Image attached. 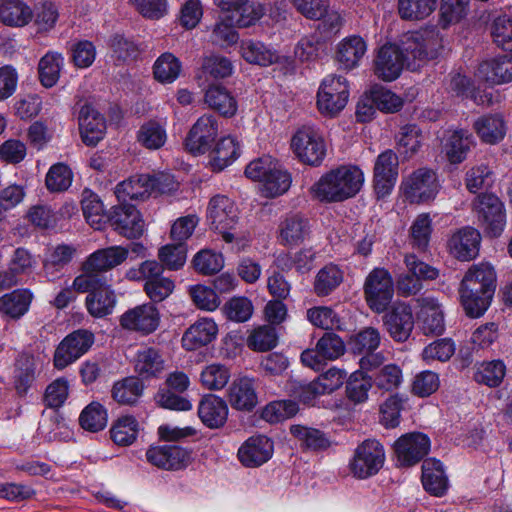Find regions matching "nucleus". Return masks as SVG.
<instances>
[{
    "label": "nucleus",
    "mask_w": 512,
    "mask_h": 512,
    "mask_svg": "<svg viewBox=\"0 0 512 512\" xmlns=\"http://www.w3.org/2000/svg\"><path fill=\"white\" fill-rule=\"evenodd\" d=\"M400 48L395 44L381 46L374 59V73L383 81L397 79L404 66L415 71L429 60L438 57L442 40L435 29L408 33Z\"/></svg>",
    "instance_id": "obj_1"
},
{
    "label": "nucleus",
    "mask_w": 512,
    "mask_h": 512,
    "mask_svg": "<svg viewBox=\"0 0 512 512\" xmlns=\"http://www.w3.org/2000/svg\"><path fill=\"white\" fill-rule=\"evenodd\" d=\"M496 289V273L488 263L473 265L461 282L462 305L470 317H479L487 310Z\"/></svg>",
    "instance_id": "obj_2"
},
{
    "label": "nucleus",
    "mask_w": 512,
    "mask_h": 512,
    "mask_svg": "<svg viewBox=\"0 0 512 512\" xmlns=\"http://www.w3.org/2000/svg\"><path fill=\"white\" fill-rule=\"evenodd\" d=\"M364 183L363 171L354 165H342L323 174L310 187L314 199L320 202H342L354 197Z\"/></svg>",
    "instance_id": "obj_3"
},
{
    "label": "nucleus",
    "mask_w": 512,
    "mask_h": 512,
    "mask_svg": "<svg viewBox=\"0 0 512 512\" xmlns=\"http://www.w3.org/2000/svg\"><path fill=\"white\" fill-rule=\"evenodd\" d=\"M163 266L155 260H146L137 268H130L126 278L132 281H145L144 291L154 305L167 299L175 289L171 278L163 276Z\"/></svg>",
    "instance_id": "obj_4"
},
{
    "label": "nucleus",
    "mask_w": 512,
    "mask_h": 512,
    "mask_svg": "<svg viewBox=\"0 0 512 512\" xmlns=\"http://www.w3.org/2000/svg\"><path fill=\"white\" fill-rule=\"evenodd\" d=\"M472 210L485 236H501L506 226V210L503 202L495 194H479L473 201Z\"/></svg>",
    "instance_id": "obj_5"
},
{
    "label": "nucleus",
    "mask_w": 512,
    "mask_h": 512,
    "mask_svg": "<svg viewBox=\"0 0 512 512\" xmlns=\"http://www.w3.org/2000/svg\"><path fill=\"white\" fill-rule=\"evenodd\" d=\"M394 281L384 267L373 268L365 277L363 295L367 306L375 313L386 312L394 297Z\"/></svg>",
    "instance_id": "obj_6"
},
{
    "label": "nucleus",
    "mask_w": 512,
    "mask_h": 512,
    "mask_svg": "<svg viewBox=\"0 0 512 512\" xmlns=\"http://www.w3.org/2000/svg\"><path fill=\"white\" fill-rule=\"evenodd\" d=\"M207 219L212 229L219 232L225 242L235 239L234 230L239 221V211L235 203L224 195H216L210 199L207 208Z\"/></svg>",
    "instance_id": "obj_7"
},
{
    "label": "nucleus",
    "mask_w": 512,
    "mask_h": 512,
    "mask_svg": "<svg viewBox=\"0 0 512 512\" xmlns=\"http://www.w3.org/2000/svg\"><path fill=\"white\" fill-rule=\"evenodd\" d=\"M405 264L407 271L396 280L398 294L402 297L416 295L423 288V280H435L439 276L438 269L418 260L413 254L405 256Z\"/></svg>",
    "instance_id": "obj_8"
},
{
    "label": "nucleus",
    "mask_w": 512,
    "mask_h": 512,
    "mask_svg": "<svg viewBox=\"0 0 512 512\" xmlns=\"http://www.w3.org/2000/svg\"><path fill=\"white\" fill-rule=\"evenodd\" d=\"M349 89L342 76L328 75L320 85L317 93L319 111L327 116L337 115L347 104Z\"/></svg>",
    "instance_id": "obj_9"
},
{
    "label": "nucleus",
    "mask_w": 512,
    "mask_h": 512,
    "mask_svg": "<svg viewBox=\"0 0 512 512\" xmlns=\"http://www.w3.org/2000/svg\"><path fill=\"white\" fill-rule=\"evenodd\" d=\"M385 462L383 445L374 439L363 441L355 449L350 470L359 479L371 477L379 472Z\"/></svg>",
    "instance_id": "obj_10"
},
{
    "label": "nucleus",
    "mask_w": 512,
    "mask_h": 512,
    "mask_svg": "<svg viewBox=\"0 0 512 512\" xmlns=\"http://www.w3.org/2000/svg\"><path fill=\"white\" fill-rule=\"evenodd\" d=\"M291 147L301 162L311 166H319L326 156L324 139L312 127L299 129L292 137Z\"/></svg>",
    "instance_id": "obj_11"
},
{
    "label": "nucleus",
    "mask_w": 512,
    "mask_h": 512,
    "mask_svg": "<svg viewBox=\"0 0 512 512\" xmlns=\"http://www.w3.org/2000/svg\"><path fill=\"white\" fill-rule=\"evenodd\" d=\"M94 343V334L86 329H78L67 335L54 353V366L64 369L83 356Z\"/></svg>",
    "instance_id": "obj_12"
},
{
    "label": "nucleus",
    "mask_w": 512,
    "mask_h": 512,
    "mask_svg": "<svg viewBox=\"0 0 512 512\" xmlns=\"http://www.w3.org/2000/svg\"><path fill=\"white\" fill-rule=\"evenodd\" d=\"M119 322L123 329L146 336L159 327L160 312L149 302L128 309L120 316Z\"/></svg>",
    "instance_id": "obj_13"
},
{
    "label": "nucleus",
    "mask_w": 512,
    "mask_h": 512,
    "mask_svg": "<svg viewBox=\"0 0 512 512\" xmlns=\"http://www.w3.org/2000/svg\"><path fill=\"white\" fill-rule=\"evenodd\" d=\"M398 165V156L391 149L377 156L373 169V183L379 198L387 196L394 188L398 178Z\"/></svg>",
    "instance_id": "obj_14"
},
{
    "label": "nucleus",
    "mask_w": 512,
    "mask_h": 512,
    "mask_svg": "<svg viewBox=\"0 0 512 512\" xmlns=\"http://www.w3.org/2000/svg\"><path fill=\"white\" fill-rule=\"evenodd\" d=\"M402 188L412 203L429 201L438 192L436 174L430 169L420 168L403 181Z\"/></svg>",
    "instance_id": "obj_15"
},
{
    "label": "nucleus",
    "mask_w": 512,
    "mask_h": 512,
    "mask_svg": "<svg viewBox=\"0 0 512 512\" xmlns=\"http://www.w3.org/2000/svg\"><path fill=\"white\" fill-rule=\"evenodd\" d=\"M394 450L400 466H413L428 454L430 439L423 433H408L395 442Z\"/></svg>",
    "instance_id": "obj_16"
},
{
    "label": "nucleus",
    "mask_w": 512,
    "mask_h": 512,
    "mask_svg": "<svg viewBox=\"0 0 512 512\" xmlns=\"http://www.w3.org/2000/svg\"><path fill=\"white\" fill-rule=\"evenodd\" d=\"M108 221L115 231L126 238H138L144 231V220L136 207L131 204L114 206L108 214Z\"/></svg>",
    "instance_id": "obj_17"
},
{
    "label": "nucleus",
    "mask_w": 512,
    "mask_h": 512,
    "mask_svg": "<svg viewBox=\"0 0 512 512\" xmlns=\"http://www.w3.org/2000/svg\"><path fill=\"white\" fill-rule=\"evenodd\" d=\"M218 135V122L213 115L204 114L194 123L186 138V147L195 154L207 152Z\"/></svg>",
    "instance_id": "obj_18"
},
{
    "label": "nucleus",
    "mask_w": 512,
    "mask_h": 512,
    "mask_svg": "<svg viewBox=\"0 0 512 512\" xmlns=\"http://www.w3.org/2000/svg\"><path fill=\"white\" fill-rule=\"evenodd\" d=\"M383 324L394 341L405 342L414 328V317L410 306L405 303H396L383 316Z\"/></svg>",
    "instance_id": "obj_19"
},
{
    "label": "nucleus",
    "mask_w": 512,
    "mask_h": 512,
    "mask_svg": "<svg viewBox=\"0 0 512 512\" xmlns=\"http://www.w3.org/2000/svg\"><path fill=\"white\" fill-rule=\"evenodd\" d=\"M480 244V232L476 228L466 226L451 235L448 240V249L456 259L470 261L478 256Z\"/></svg>",
    "instance_id": "obj_20"
},
{
    "label": "nucleus",
    "mask_w": 512,
    "mask_h": 512,
    "mask_svg": "<svg viewBox=\"0 0 512 512\" xmlns=\"http://www.w3.org/2000/svg\"><path fill=\"white\" fill-rule=\"evenodd\" d=\"M273 449V442L268 437L252 436L238 449V458L245 467H259L272 457Z\"/></svg>",
    "instance_id": "obj_21"
},
{
    "label": "nucleus",
    "mask_w": 512,
    "mask_h": 512,
    "mask_svg": "<svg viewBox=\"0 0 512 512\" xmlns=\"http://www.w3.org/2000/svg\"><path fill=\"white\" fill-rule=\"evenodd\" d=\"M134 372L140 380L158 378L165 370V359L155 347H141L133 357Z\"/></svg>",
    "instance_id": "obj_22"
},
{
    "label": "nucleus",
    "mask_w": 512,
    "mask_h": 512,
    "mask_svg": "<svg viewBox=\"0 0 512 512\" xmlns=\"http://www.w3.org/2000/svg\"><path fill=\"white\" fill-rule=\"evenodd\" d=\"M129 250L123 246H109L91 253L83 262V268L87 271H96L104 275V273L121 265L126 261Z\"/></svg>",
    "instance_id": "obj_23"
},
{
    "label": "nucleus",
    "mask_w": 512,
    "mask_h": 512,
    "mask_svg": "<svg viewBox=\"0 0 512 512\" xmlns=\"http://www.w3.org/2000/svg\"><path fill=\"white\" fill-rule=\"evenodd\" d=\"M477 77L490 85L512 81V55H499L479 64Z\"/></svg>",
    "instance_id": "obj_24"
},
{
    "label": "nucleus",
    "mask_w": 512,
    "mask_h": 512,
    "mask_svg": "<svg viewBox=\"0 0 512 512\" xmlns=\"http://www.w3.org/2000/svg\"><path fill=\"white\" fill-rule=\"evenodd\" d=\"M146 458L149 463L158 468L179 470L187 465L189 453L179 446L164 445L149 448Z\"/></svg>",
    "instance_id": "obj_25"
},
{
    "label": "nucleus",
    "mask_w": 512,
    "mask_h": 512,
    "mask_svg": "<svg viewBox=\"0 0 512 512\" xmlns=\"http://www.w3.org/2000/svg\"><path fill=\"white\" fill-rule=\"evenodd\" d=\"M79 129L83 142L95 146L105 135L106 121L92 105L85 104L79 112Z\"/></svg>",
    "instance_id": "obj_26"
},
{
    "label": "nucleus",
    "mask_w": 512,
    "mask_h": 512,
    "mask_svg": "<svg viewBox=\"0 0 512 512\" xmlns=\"http://www.w3.org/2000/svg\"><path fill=\"white\" fill-rule=\"evenodd\" d=\"M228 401L236 410H253L258 403L254 379L246 376L235 379L228 390Z\"/></svg>",
    "instance_id": "obj_27"
},
{
    "label": "nucleus",
    "mask_w": 512,
    "mask_h": 512,
    "mask_svg": "<svg viewBox=\"0 0 512 512\" xmlns=\"http://www.w3.org/2000/svg\"><path fill=\"white\" fill-rule=\"evenodd\" d=\"M198 416L206 427L218 429L224 426L227 421V403L216 395H205L199 402Z\"/></svg>",
    "instance_id": "obj_28"
},
{
    "label": "nucleus",
    "mask_w": 512,
    "mask_h": 512,
    "mask_svg": "<svg viewBox=\"0 0 512 512\" xmlns=\"http://www.w3.org/2000/svg\"><path fill=\"white\" fill-rule=\"evenodd\" d=\"M218 326L212 318H200L192 324L182 337L186 350L193 351L211 343L217 336Z\"/></svg>",
    "instance_id": "obj_29"
},
{
    "label": "nucleus",
    "mask_w": 512,
    "mask_h": 512,
    "mask_svg": "<svg viewBox=\"0 0 512 512\" xmlns=\"http://www.w3.org/2000/svg\"><path fill=\"white\" fill-rule=\"evenodd\" d=\"M366 52V41L359 35H350L337 44L336 60L343 69L349 71L359 66Z\"/></svg>",
    "instance_id": "obj_30"
},
{
    "label": "nucleus",
    "mask_w": 512,
    "mask_h": 512,
    "mask_svg": "<svg viewBox=\"0 0 512 512\" xmlns=\"http://www.w3.org/2000/svg\"><path fill=\"white\" fill-rule=\"evenodd\" d=\"M119 201L145 200L153 194V184L150 174L133 175L118 183L114 191Z\"/></svg>",
    "instance_id": "obj_31"
},
{
    "label": "nucleus",
    "mask_w": 512,
    "mask_h": 512,
    "mask_svg": "<svg viewBox=\"0 0 512 512\" xmlns=\"http://www.w3.org/2000/svg\"><path fill=\"white\" fill-rule=\"evenodd\" d=\"M421 480L424 489L431 495L443 496L448 489V477L443 464L435 458L424 460Z\"/></svg>",
    "instance_id": "obj_32"
},
{
    "label": "nucleus",
    "mask_w": 512,
    "mask_h": 512,
    "mask_svg": "<svg viewBox=\"0 0 512 512\" xmlns=\"http://www.w3.org/2000/svg\"><path fill=\"white\" fill-rule=\"evenodd\" d=\"M223 12L238 15V22L250 26L264 14V8L252 0H213Z\"/></svg>",
    "instance_id": "obj_33"
},
{
    "label": "nucleus",
    "mask_w": 512,
    "mask_h": 512,
    "mask_svg": "<svg viewBox=\"0 0 512 512\" xmlns=\"http://www.w3.org/2000/svg\"><path fill=\"white\" fill-rule=\"evenodd\" d=\"M37 362L34 356L21 354L15 361L13 371V386L16 393L26 396L36 379Z\"/></svg>",
    "instance_id": "obj_34"
},
{
    "label": "nucleus",
    "mask_w": 512,
    "mask_h": 512,
    "mask_svg": "<svg viewBox=\"0 0 512 512\" xmlns=\"http://www.w3.org/2000/svg\"><path fill=\"white\" fill-rule=\"evenodd\" d=\"M77 253V248L69 244H59L48 250L43 261L45 276L50 280L59 277L62 269L67 266Z\"/></svg>",
    "instance_id": "obj_35"
},
{
    "label": "nucleus",
    "mask_w": 512,
    "mask_h": 512,
    "mask_svg": "<svg viewBox=\"0 0 512 512\" xmlns=\"http://www.w3.org/2000/svg\"><path fill=\"white\" fill-rule=\"evenodd\" d=\"M32 9L23 0H1L0 21L7 26L23 27L33 18Z\"/></svg>",
    "instance_id": "obj_36"
},
{
    "label": "nucleus",
    "mask_w": 512,
    "mask_h": 512,
    "mask_svg": "<svg viewBox=\"0 0 512 512\" xmlns=\"http://www.w3.org/2000/svg\"><path fill=\"white\" fill-rule=\"evenodd\" d=\"M204 102L224 117H232L237 112L236 99L221 85H210L205 91Z\"/></svg>",
    "instance_id": "obj_37"
},
{
    "label": "nucleus",
    "mask_w": 512,
    "mask_h": 512,
    "mask_svg": "<svg viewBox=\"0 0 512 512\" xmlns=\"http://www.w3.org/2000/svg\"><path fill=\"white\" fill-rule=\"evenodd\" d=\"M32 299L29 290L16 289L0 297V312L11 319H19L28 312Z\"/></svg>",
    "instance_id": "obj_38"
},
{
    "label": "nucleus",
    "mask_w": 512,
    "mask_h": 512,
    "mask_svg": "<svg viewBox=\"0 0 512 512\" xmlns=\"http://www.w3.org/2000/svg\"><path fill=\"white\" fill-rule=\"evenodd\" d=\"M419 301L424 334H442L445 329L444 315L438 301L431 297H424Z\"/></svg>",
    "instance_id": "obj_39"
},
{
    "label": "nucleus",
    "mask_w": 512,
    "mask_h": 512,
    "mask_svg": "<svg viewBox=\"0 0 512 512\" xmlns=\"http://www.w3.org/2000/svg\"><path fill=\"white\" fill-rule=\"evenodd\" d=\"M473 143V136L468 130L457 129L452 131L445 144V152L449 162L452 164L463 162Z\"/></svg>",
    "instance_id": "obj_40"
},
{
    "label": "nucleus",
    "mask_w": 512,
    "mask_h": 512,
    "mask_svg": "<svg viewBox=\"0 0 512 512\" xmlns=\"http://www.w3.org/2000/svg\"><path fill=\"white\" fill-rule=\"evenodd\" d=\"M309 233L308 219L298 214L286 217L280 225V238L287 245H298L307 238Z\"/></svg>",
    "instance_id": "obj_41"
},
{
    "label": "nucleus",
    "mask_w": 512,
    "mask_h": 512,
    "mask_svg": "<svg viewBox=\"0 0 512 512\" xmlns=\"http://www.w3.org/2000/svg\"><path fill=\"white\" fill-rule=\"evenodd\" d=\"M241 55L249 63L260 66H269L279 61L277 51L267 47L260 41H243L241 44Z\"/></svg>",
    "instance_id": "obj_42"
},
{
    "label": "nucleus",
    "mask_w": 512,
    "mask_h": 512,
    "mask_svg": "<svg viewBox=\"0 0 512 512\" xmlns=\"http://www.w3.org/2000/svg\"><path fill=\"white\" fill-rule=\"evenodd\" d=\"M82 210L87 222L96 230H100L108 220L105 214L103 202L100 197L90 189H84L82 192Z\"/></svg>",
    "instance_id": "obj_43"
},
{
    "label": "nucleus",
    "mask_w": 512,
    "mask_h": 512,
    "mask_svg": "<svg viewBox=\"0 0 512 512\" xmlns=\"http://www.w3.org/2000/svg\"><path fill=\"white\" fill-rule=\"evenodd\" d=\"M347 377V372L343 369L331 367L326 372L320 374L317 379L310 382L307 391L316 395L330 394L340 388Z\"/></svg>",
    "instance_id": "obj_44"
},
{
    "label": "nucleus",
    "mask_w": 512,
    "mask_h": 512,
    "mask_svg": "<svg viewBox=\"0 0 512 512\" xmlns=\"http://www.w3.org/2000/svg\"><path fill=\"white\" fill-rule=\"evenodd\" d=\"M239 147L236 140L231 137H223L210 152V165L214 171H222L238 157Z\"/></svg>",
    "instance_id": "obj_45"
},
{
    "label": "nucleus",
    "mask_w": 512,
    "mask_h": 512,
    "mask_svg": "<svg viewBox=\"0 0 512 512\" xmlns=\"http://www.w3.org/2000/svg\"><path fill=\"white\" fill-rule=\"evenodd\" d=\"M438 0H398V14L402 20L420 21L430 16Z\"/></svg>",
    "instance_id": "obj_46"
},
{
    "label": "nucleus",
    "mask_w": 512,
    "mask_h": 512,
    "mask_svg": "<svg viewBox=\"0 0 512 512\" xmlns=\"http://www.w3.org/2000/svg\"><path fill=\"white\" fill-rule=\"evenodd\" d=\"M506 375V365L502 360L484 361L476 366L474 380L482 385L495 388L501 385Z\"/></svg>",
    "instance_id": "obj_47"
},
{
    "label": "nucleus",
    "mask_w": 512,
    "mask_h": 512,
    "mask_svg": "<svg viewBox=\"0 0 512 512\" xmlns=\"http://www.w3.org/2000/svg\"><path fill=\"white\" fill-rule=\"evenodd\" d=\"M115 294L110 285L100 291L87 295L85 305L89 314L95 318H102L111 314L115 305Z\"/></svg>",
    "instance_id": "obj_48"
},
{
    "label": "nucleus",
    "mask_w": 512,
    "mask_h": 512,
    "mask_svg": "<svg viewBox=\"0 0 512 512\" xmlns=\"http://www.w3.org/2000/svg\"><path fill=\"white\" fill-rule=\"evenodd\" d=\"M63 64L64 58L57 52H48L40 59L39 79L44 87L51 88L57 83Z\"/></svg>",
    "instance_id": "obj_49"
},
{
    "label": "nucleus",
    "mask_w": 512,
    "mask_h": 512,
    "mask_svg": "<svg viewBox=\"0 0 512 512\" xmlns=\"http://www.w3.org/2000/svg\"><path fill=\"white\" fill-rule=\"evenodd\" d=\"M474 129L479 137L486 143L494 144L502 140L505 135L503 119L497 115L480 117L474 123Z\"/></svg>",
    "instance_id": "obj_50"
},
{
    "label": "nucleus",
    "mask_w": 512,
    "mask_h": 512,
    "mask_svg": "<svg viewBox=\"0 0 512 512\" xmlns=\"http://www.w3.org/2000/svg\"><path fill=\"white\" fill-rule=\"evenodd\" d=\"M238 15L231 13V15H227L215 24L212 34L211 40L214 44H217L221 47L230 46L237 42L238 34L235 31V25L240 27H244L238 21Z\"/></svg>",
    "instance_id": "obj_51"
},
{
    "label": "nucleus",
    "mask_w": 512,
    "mask_h": 512,
    "mask_svg": "<svg viewBox=\"0 0 512 512\" xmlns=\"http://www.w3.org/2000/svg\"><path fill=\"white\" fill-rule=\"evenodd\" d=\"M372 388V378L363 371L353 372L346 382V396L354 404H361L368 400Z\"/></svg>",
    "instance_id": "obj_52"
},
{
    "label": "nucleus",
    "mask_w": 512,
    "mask_h": 512,
    "mask_svg": "<svg viewBox=\"0 0 512 512\" xmlns=\"http://www.w3.org/2000/svg\"><path fill=\"white\" fill-rule=\"evenodd\" d=\"M181 63L172 53L166 52L157 58L153 66L155 79L163 84L174 82L180 75Z\"/></svg>",
    "instance_id": "obj_53"
},
{
    "label": "nucleus",
    "mask_w": 512,
    "mask_h": 512,
    "mask_svg": "<svg viewBox=\"0 0 512 512\" xmlns=\"http://www.w3.org/2000/svg\"><path fill=\"white\" fill-rule=\"evenodd\" d=\"M343 281V272L338 266L329 264L324 266L316 275L314 291L318 296H327Z\"/></svg>",
    "instance_id": "obj_54"
},
{
    "label": "nucleus",
    "mask_w": 512,
    "mask_h": 512,
    "mask_svg": "<svg viewBox=\"0 0 512 512\" xmlns=\"http://www.w3.org/2000/svg\"><path fill=\"white\" fill-rule=\"evenodd\" d=\"M138 422L132 416H124L117 420L110 430L111 439L117 445H131L137 437Z\"/></svg>",
    "instance_id": "obj_55"
},
{
    "label": "nucleus",
    "mask_w": 512,
    "mask_h": 512,
    "mask_svg": "<svg viewBox=\"0 0 512 512\" xmlns=\"http://www.w3.org/2000/svg\"><path fill=\"white\" fill-rule=\"evenodd\" d=\"M79 422L83 429L98 432L107 425V411L100 403L92 402L81 412Z\"/></svg>",
    "instance_id": "obj_56"
},
{
    "label": "nucleus",
    "mask_w": 512,
    "mask_h": 512,
    "mask_svg": "<svg viewBox=\"0 0 512 512\" xmlns=\"http://www.w3.org/2000/svg\"><path fill=\"white\" fill-rule=\"evenodd\" d=\"M290 432L299 439L307 449L318 451L324 450L330 446L329 439L318 429L293 425L290 428Z\"/></svg>",
    "instance_id": "obj_57"
},
{
    "label": "nucleus",
    "mask_w": 512,
    "mask_h": 512,
    "mask_svg": "<svg viewBox=\"0 0 512 512\" xmlns=\"http://www.w3.org/2000/svg\"><path fill=\"white\" fill-rule=\"evenodd\" d=\"M195 270L202 275H214L224 266V258L221 253L210 249H202L193 258Z\"/></svg>",
    "instance_id": "obj_58"
},
{
    "label": "nucleus",
    "mask_w": 512,
    "mask_h": 512,
    "mask_svg": "<svg viewBox=\"0 0 512 512\" xmlns=\"http://www.w3.org/2000/svg\"><path fill=\"white\" fill-rule=\"evenodd\" d=\"M398 151L405 158L415 155L421 145V131L414 124H408L401 128L398 138Z\"/></svg>",
    "instance_id": "obj_59"
},
{
    "label": "nucleus",
    "mask_w": 512,
    "mask_h": 512,
    "mask_svg": "<svg viewBox=\"0 0 512 512\" xmlns=\"http://www.w3.org/2000/svg\"><path fill=\"white\" fill-rule=\"evenodd\" d=\"M432 220L429 214H420L411 226V245L419 252L426 251L432 232Z\"/></svg>",
    "instance_id": "obj_60"
},
{
    "label": "nucleus",
    "mask_w": 512,
    "mask_h": 512,
    "mask_svg": "<svg viewBox=\"0 0 512 512\" xmlns=\"http://www.w3.org/2000/svg\"><path fill=\"white\" fill-rule=\"evenodd\" d=\"M158 257L163 269L178 270L186 262L187 247L185 243L167 244L159 249Z\"/></svg>",
    "instance_id": "obj_61"
},
{
    "label": "nucleus",
    "mask_w": 512,
    "mask_h": 512,
    "mask_svg": "<svg viewBox=\"0 0 512 512\" xmlns=\"http://www.w3.org/2000/svg\"><path fill=\"white\" fill-rule=\"evenodd\" d=\"M143 392V384L138 378H126L114 384L112 396L122 404H134Z\"/></svg>",
    "instance_id": "obj_62"
},
{
    "label": "nucleus",
    "mask_w": 512,
    "mask_h": 512,
    "mask_svg": "<svg viewBox=\"0 0 512 512\" xmlns=\"http://www.w3.org/2000/svg\"><path fill=\"white\" fill-rule=\"evenodd\" d=\"M137 139L147 149H159L165 144L167 135L162 125L149 121L140 127Z\"/></svg>",
    "instance_id": "obj_63"
},
{
    "label": "nucleus",
    "mask_w": 512,
    "mask_h": 512,
    "mask_svg": "<svg viewBox=\"0 0 512 512\" xmlns=\"http://www.w3.org/2000/svg\"><path fill=\"white\" fill-rule=\"evenodd\" d=\"M290 185L291 177L289 173L277 164L269 176L262 182V191L268 197H276L285 193Z\"/></svg>",
    "instance_id": "obj_64"
}]
</instances>
